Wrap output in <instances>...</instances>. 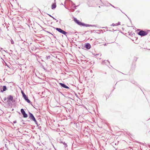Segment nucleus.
I'll use <instances>...</instances> for the list:
<instances>
[{"label": "nucleus", "instance_id": "f257e3e1", "mask_svg": "<svg viewBox=\"0 0 150 150\" xmlns=\"http://www.w3.org/2000/svg\"><path fill=\"white\" fill-rule=\"evenodd\" d=\"M74 21L77 23L78 24L80 25H82L83 26L85 27H96L95 25H90L88 24H84V23H82L81 22L79 21V20H77L76 18H74Z\"/></svg>", "mask_w": 150, "mask_h": 150}, {"label": "nucleus", "instance_id": "f03ea898", "mask_svg": "<svg viewBox=\"0 0 150 150\" xmlns=\"http://www.w3.org/2000/svg\"><path fill=\"white\" fill-rule=\"evenodd\" d=\"M148 33L147 32L142 30L139 32L138 34L140 36H144L146 35Z\"/></svg>", "mask_w": 150, "mask_h": 150}, {"label": "nucleus", "instance_id": "7ed1b4c3", "mask_svg": "<svg viewBox=\"0 0 150 150\" xmlns=\"http://www.w3.org/2000/svg\"><path fill=\"white\" fill-rule=\"evenodd\" d=\"M56 30L58 31L62 34L66 35L67 36L66 34L67 33V32L62 30L61 29L58 28H57L56 29Z\"/></svg>", "mask_w": 150, "mask_h": 150}, {"label": "nucleus", "instance_id": "20e7f679", "mask_svg": "<svg viewBox=\"0 0 150 150\" xmlns=\"http://www.w3.org/2000/svg\"><path fill=\"white\" fill-rule=\"evenodd\" d=\"M21 111L24 117L26 118L28 117V115L25 113V112L23 109H21Z\"/></svg>", "mask_w": 150, "mask_h": 150}, {"label": "nucleus", "instance_id": "39448f33", "mask_svg": "<svg viewBox=\"0 0 150 150\" xmlns=\"http://www.w3.org/2000/svg\"><path fill=\"white\" fill-rule=\"evenodd\" d=\"M29 118H30V119L33 120H35V118L33 114L30 112H29Z\"/></svg>", "mask_w": 150, "mask_h": 150}, {"label": "nucleus", "instance_id": "423d86ee", "mask_svg": "<svg viewBox=\"0 0 150 150\" xmlns=\"http://www.w3.org/2000/svg\"><path fill=\"white\" fill-rule=\"evenodd\" d=\"M23 97L25 99V100L28 103H30V100L28 99V97L26 96L25 95H23Z\"/></svg>", "mask_w": 150, "mask_h": 150}, {"label": "nucleus", "instance_id": "0eeeda50", "mask_svg": "<svg viewBox=\"0 0 150 150\" xmlns=\"http://www.w3.org/2000/svg\"><path fill=\"white\" fill-rule=\"evenodd\" d=\"M59 84L62 87L64 88H67L69 89V87H68V86H66L64 84L62 83H60Z\"/></svg>", "mask_w": 150, "mask_h": 150}, {"label": "nucleus", "instance_id": "6e6552de", "mask_svg": "<svg viewBox=\"0 0 150 150\" xmlns=\"http://www.w3.org/2000/svg\"><path fill=\"white\" fill-rule=\"evenodd\" d=\"M84 47L86 49L88 50L91 48V46L89 43H87L85 45Z\"/></svg>", "mask_w": 150, "mask_h": 150}, {"label": "nucleus", "instance_id": "1a4fd4ad", "mask_svg": "<svg viewBox=\"0 0 150 150\" xmlns=\"http://www.w3.org/2000/svg\"><path fill=\"white\" fill-rule=\"evenodd\" d=\"M7 99L8 100H11L13 101V97L11 95L8 96Z\"/></svg>", "mask_w": 150, "mask_h": 150}, {"label": "nucleus", "instance_id": "9d476101", "mask_svg": "<svg viewBox=\"0 0 150 150\" xmlns=\"http://www.w3.org/2000/svg\"><path fill=\"white\" fill-rule=\"evenodd\" d=\"M56 3L55 2L54 3H53L52 5L51 6V8L52 9H54L56 7Z\"/></svg>", "mask_w": 150, "mask_h": 150}, {"label": "nucleus", "instance_id": "9b49d317", "mask_svg": "<svg viewBox=\"0 0 150 150\" xmlns=\"http://www.w3.org/2000/svg\"><path fill=\"white\" fill-rule=\"evenodd\" d=\"M3 90H1V92H3L4 91H6L7 90V88L6 86H3Z\"/></svg>", "mask_w": 150, "mask_h": 150}, {"label": "nucleus", "instance_id": "f8f14e48", "mask_svg": "<svg viewBox=\"0 0 150 150\" xmlns=\"http://www.w3.org/2000/svg\"><path fill=\"white\" fill-rule=\"evenodd\" d=\"M60 143H62L66 147L67 146V144L65 143V142H63L61 140L59 141V142Z\"/></svg>", "mask_w": 150, "mask_h": 150}, {"label": "nucleus", "instance_id": "ddd939ff", "mask_svg": "<svg viewBox=\"0 0 150 150\" xmlns=\"http://www.w3.org/2000/svg\"><path fill=\"white\" fill-rule=\"evenodd\" d=\"M11 43L12 44H13L14 43V41H13V40H12V39L11 38Z\"/></svg>", "mask_w": 150, "mask_h": 150}, {"label": "nucleus", "instance_id": "4468645a", "mask_svg": "<svg viewBox=\"0 0 150 150\" xmlns=\"http://www.w3.org/2000/svg\"><path fill=\"white\" fill-rule=\"evenodd\" d=\"M33 121L35 122L36 125H38V122L35 119V120H34Z\"/></svg>", "mask_w": 150, "mask_h": 150}, {"label": "nucleus", "instance_id": "2eb2a0df", "mask_svg": "<svg viewBox=\"0 0 150 150\" xmlns=\"http://www.w3.org/2000/svg\"><path fill=\"white\" fill-rule=\"evenodd\" d=\"M120 22H118V23H116V26H117V25H120Z\"/></svg>", "mask_w": 150, "mask_h": 150}, {"label": "nucleus", "instance_id": "dca6fc26", "mask_svg": "<svg viewBox=\"0 0 150 150\" xmlns=\"http://www.w3.org/2000/svg\"><path fill=\"white\" fill-rule=\"evenodd\" d=\"M50 56H47L46 57V59H50Z\"/></svg>", "mask_w": 150, "mask_h": 150}, {"label": "nucleus", "instance_id": "f3484780", "mask_svg": "<svg viewBox=\"0 0 150 150\" xmlns=\"http://www.w3.org/2000/svg\"><path fill=\"white\" fill-rule=\"evenodd\" d=\"M21 93H22L23 96V95H25V94L22 91H21Z\"/></svg>", "mask_w": 150, "mask_h": 150}, {"label": "nucleus", "instance_id": "a211bd4d", "mask_svg": "<svg viewBox=\"0 0 150 150\" xmlns=\"http://www.w3.org/2000/svg\"><path fill=\"white\" fill-rule=\"evenodd\" d=\"M52 18L54 20H56L57 22L58 21L55 18H54V17H52Z\"/></svg>", "mask_w": 150, "mask_h": 150}, {"label": "nucleus", "instance_id": "6ab92c4d", "mask_svg": "<svg viewBox=\"0 0 150 150\" xmlns=\"http://www.w3.org/2000/svg\"><path fill=\"white\" fill-rule=\"evenodd\" d=\"M112 25H113V26H116V24H114V23H112Z\"/></svg>", "mask_w": 150, "mask_h": 150}, {"label": "nucleus", "instance_id": "aec40b11", "mask_svg": "<svg viewBox=\"0 0 150 150\" xmlns=\"http://www.w3.org/2000/svg\"><path fill=\"white\" fill-rule=\"evenodd\" d=\"M48 15L50 16V17H51L52 18V17H53V16H51V15H50V14H48Z\"/></svg>", "mask_w": 150, "mask_h": 150}, {"label": "nucleus", "instance_id": "412c9836", "mask_svg": "<svg viewBox=\"0 0 150 150\" xmlns=\"http://www.w3.org/2000/svg\"><path fill=\"white\" fill-rule=\"evenodd\" d=\"M13 122L14 123H16V121H14Z\"/></svg>", "mask_w": 150, "mask_h": 150}, {"label": "nucleus", "instance_id": "4be33fe9", "mask_svg": "<svg viewBox=\"0 0 150 150\" xmlns=\"http://www.w3.org/2000/svg\"><path fill=\"white\" fill-rule=\"evenodd\" d=\"M6 98H4V100H6Z\"/></svg>", "mask_w": 150, "mask_h": 150}, {"label": "nucleus", "instance_id": "5701e85b", "mask_svg": "<svg viewBox=\"0 0 150 150\" xmlns=\"http://www.w3.org/2000/svg\"><path fill=\"white\" fill-rule=\"evenodd\" d=\"M75 6L74 7V8H76V7H77V6Z\"/></svg>", "mask_w": 150, "mask_h": 150}, {"label": "nucleus", "instance_id": "b1692460", "mask_svg": "<svg viewBox=\"0 0 150 150\" xmlns=\"http://www.w3.org/2000/svg\"><path fill=\"white\" fill-rule=\"evenodd\" d=\"M2 90L0 88V91H1V90Z\"/></svg>", "mask_w": 150, "mask_h": 150}, {"label": "nucleus", "instance_id": "393cba45", "mask_svg": "<svg viewBox=\"0 0 150 150\" xmlns=\"http://www.w3.org/2000/svg\"><path fill=\"white\" fill-rule=\"evenodd\" d=\"M73 5H75V4H73Z\"/></svg>", "mask_w": 150, "mask_h": 150}, {"label": "nucleus", "instance_id": "a878e982", "mask_svg": "<svg viewBox=\"0 0 150 150\" xmlns=\"http://www.w3.org/2000/svg\"><path fill=\"white\" fill-rule=\"evenodd\" d=\"M54 2H55V1H56L55 0H54Z\"/></svg>", "mask_w": 150, "mask_h": 150}, {"label": "nucleus", "instance_id": "bb28decb", "mask_svg": "<svg viewBox=\"0 0 150 150\" xmlns=\"http://www.w3.org/2000/svg\"><path fill=\"white\" fill-rule=\"evenodd\" d=\"M50 34H51L52 35H53L51 33H50Z\"/></svg>", "mask_w": 150, "mask_h": 150}]
</instances>
